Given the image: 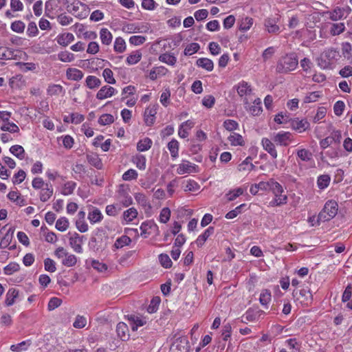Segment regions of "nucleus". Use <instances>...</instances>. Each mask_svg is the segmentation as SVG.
Instances as JSON below:
<instances>
[{"mask_svg": "<svg viewBox=\"0 0 352 352\" xmlns=\"http://www.w3.org/2000/svg\"><path fill=\"white\" fill-rule=\"evenodd\" d=\"M152 144V140L149 138H145L139 140L137 144V150L140 152L146 151L151 148Z\"/></svg>", "mask_w": 352, "mask_h": 352, "instance_id": "40", "label": "nucleus"}, {"mask_svg": "<svg viewBox=\"0 0 352 352\" xmlns=\"http://www.w3.org/2000/svg\"><path fill=\"white\" fill-rule=\"evenodd\" d=\"M128 320L129 325L133 331H137L140 327L144 326L146 322L144 318L134 315L129 316Z\"/></svg>", "mask_w": 352, "mask_h": 352, "instance_id": "22", "label": "nucleus"}, {"mask_svg": "<svg viewBox=\"0 0 352 352\" xmlns=\"http://www.w3.org/2000/svg\"><path fill=\"white\" fill-rule=\"evenodd\" d=\"M265 26L269 33H276L279 31L280 28L276 24L275 19H267L265 21Z\"/></svg>", "mask_w": 352, "mask_h": 352, "instance_id": "43", "label": "nucleus"}, {"mask_svg": "<svg viewBox=\"0 0 352 352\" xmlns=\"http://www.w3.org/2000/svg\"><path fill=\"white\" fill-rule=\"evenodd\" d=\"M189 349V344L186 337H179L172 343L170 351V352H188Z\"/></svg>", "mask_w": 352, "mask_h": 352, "instance_id": "9", "label": "nucleus"}, {"mask_svg": "<svg viewBox=\"0 0 352 352\" xmlns=\"http://www.w3.org/2000/svg\"><path fill=\"white\" fill-rule=\"evenodd\" d=\"M10 152L16 157L18 159L22 160L25 157V151L23 147L21 145H14L10 148Z\"/></svg>", "mask_w": 352, "mask_h": 352, "instance_id": "41", "label": "nucleus"}, {"mask_svg": "<svg viewBox=\"0 0 352 352\" xmlns=\"http://www.w3.org/2000/svg\"><path fill=\"white\" fill-rule=\"evenodd\" d=\"M18 296L19 290L15 288L9 289L6 296V305L8 307L12 306L15 302V300L18 298Z\"/></svg>", "mask_w": 352, "mask_h": 352, "instance_id": "33", "label": "nucleus"}, {"mask_svg": "<svg viewBox=\"0 0 352 352\" xmlns=\"http://www.w3.org/2000/svg\"><path fill=\"white\" fill-rule=\"evenodd\" d=\"M84 76L83 72L76 68L69 67L66 70V77L68 80L79 81Z\"/></svg>", "mask_w": 352, "mask_h": 352, "instance_id": "21", "label": "nucleus"}, {"mask_svg": "<svg viewBox=\"0 0 352 352\" xmlns=\"http://www.w3.org/2000/svg\"><path fill=\"white\" fill-rule=\"evenodd\" d=\"M292 295L295 300L298 301L302 305H308L312 302L313 297L309 289L304 288L294 289L292 292Z\"/></svg>", "mask_w": 352, "mask_h": 352, "instance_id": "6", "label": "nucleus"}, {"mask_svg": "<svg viewBox=\"0 0 352 352\" xmlns=\"http://www.w3.org/2000/svg\"><path fill=\"white\" fill-rule=\"evenodd\" d=\"M159 60L161 62L166 63L167 65L171 66H173L177 62L176 57L173 54L168 53L161 54L159 56Z\"/></svg>", "mask_w": 352, "mask_h": 352, "instance_id": "50", "label": "nucleus"}, {"mask_svg": "<svg viewBox=\"0 0 352 352\" xmlns=\"http://www.w3.org/2000/svg\"><path fill=\"white\" fill-rule=\"evenodd\" d=\"M274 198L270 201L269 204L272 207L280 206L284 205L287 201V196L283 192L273 193Z\"/></svg>", "mask_w": 352, "mask_h": 352, "instance_id": "26", "label": "nucleus"}, {"mask_svg": "<svg viewBox=\"0 0 352 352\" xmlns=\"http://www.w3.org/2000/svg\"><path fill=\"white\" fill-rule=\"evenodd\" d=\"M228 140L232 146H243L245 144L243 138L237 133H231Z\"/></svg>", "mask_w": 352, "mask_h": 352, "instance_id": "38", "label": "nucleus"}, {"mask_svg": "<svg viewBox=\"0 0 352 352\" xmlns=\"http://www.w3.org/2000/svg\"><path fill=\"white\" fill-rule=\"evenodd\" d=\"M344 10L343 8L337 7L333 11L329 12V19L331 21H336L342 19L344 17Z\"/></svg>", "mask_w": 352, "mask_h": 352, "instance_id": "51", "label": "nucleus"}, {"mask_svg": "<svg viewBox=\"0 0 352 352\" xmlns=\"http://www.w3.org/2000/svg\"><path fill=\"white\" fill-rule=\"evenodd\" d=\"M157 224L153 220L145 221L142 223L140 229L141 230V236L146 238L150 234V230L157 229Z\"/></svg>", "mask_w": 352, "mask_h": 352, "instance_id": "20", "label": "nucleus"}, {"mask_svg": "<svg viewBox=\"0 0 352 352\" xmlns=\"http://www.w3.org/2000/svg\"><path fill=\"white\" fill-rule=\"evenodd\" d=\"M141 58L142 53L139 51H135L127 56L126 59V63L129 65H133L138 63L141 60Z\"/></svg>", "mask_w": 352, "mask_h": 352, "instance_id": "49", "label": "nucleus"}, {"mask_svg": "<svg viewBox=\"0 0 352 352\" xmlns=\"http://www.w3.org/2000/svg\"><path fill=\"white\" fill-rule=\"evenodd\" d=\"M234 88H236L239 96L243 98L244 104H248L249 103L248 97L252 94L251 85L245 81H241L235 85Z\"/></svg>", "mask_w": 352, "mask_h": 352, "instance_id": "7", "label": "nucleus"}, {"mask_svg": "<svg viewBox=\"0 0 352 352\" xmlns=\"http://www.w3.org/2000/svg\"><path fill=\"white\" fill-rule=\"evenodd\" d=\"M116 332L118 336L122 340H126L129 338V328L126 324L124 322H120L116 326Z\"/></svg>", "mask_w": 352, "mask_h": 352, "instance_id": "29", "label": "nucleus"}, {"mask_svg": "<svg viewBox=\"0 0 352 352\" xmlns=\"http://www.w3.org/2000/svg\"><path fill=\"white\" fill-rule=\"evenodd\" d=\"M122 210V208L120 206H118V204L107 205L105 208V212L107 215L111 217L116 216L118 212Z\"/></svg>", "mask_w": 352, "mask_h": 352, "instance_id": "57", "label": "nucleus"}, {"mask_svg": "<svg viewBox=\"0 0 352 352\" xmlns=\"http://www.w3.org/2000/svg\"><path fill=\"white\" fill-rule=\"evenodd\" d=\"M138 214V212L137 209L134 207H131L124 211L122 214V219L126 223H129L137 218Z\"/></svg>", "mask_w": 352, "mask_h": 352, "instance_id": "31", "label": "nucleus"}, {"mask_svg": "<svg viewBox=\"0 0 352 352\" xmlns=\"http://www.w3.org/2000/svg\"><path fill=\"white\" fill-rule=\"evenodd\" d=\"M74 41V36L72 33L67 32L60 34L57 36V43L63 47L67 46Z\"/></svg>", "mask_w": 352, "mask_h": 352, "instance_id": "32", "label": "nucleus"}, {"mask_svg": "<svg viewBox=\"0 0 352 352\" xmlns=\"http://www.w3.org/2000/svg\"><path fill=\"white\" fill-rule=\"evenodd\" d=\"M168 72V69L164 66L153 67L149 72L148 77L151 80H156L157 78L164 76Z\"/></svg>", "mask_w": 352, "mask_h": 352, "instance_id": "25", "label": "nucleus"}, {"mask_svg": "<svg viewBox=\"0 0 352 352\" xmlns=\"http://www.w3.org/2000/svg\"><path fill=\"white\" fill-rule=\"evenodd\" d=\"M87 160L89 164L97 169H101L102 168V162L99 155L94 153L87 154Z\"/></svg>", "mask_w": 352, "mask_h": 352, "instance_id": "30", "label": "nucleus"}, {"mask_svg": "<svg viewBox=\"0 0 352 352\" xmlns=\"http://www.w3.org/2000/svg\"><path fill=\"white\" fill-rule=\"evenodd\" d=\"M292 133L286 131L277 133L274 137V141L280 146H286L292 140Z\"/></svg>", "mask_w": 352, "mask_h": 352, "instance_id": "15", "label": "nucleus"}, {"mask_svg": "<svg viewBox=\"0 0 352 352\" xmlns=\"http://www.w3.org/2000/svg\"><path fill=\"white\" fill-rule=\"evenodd\" d=\"M82 238L79 234L74 232L69 238V245L72 249L77 253L82 252Z\"/></svg>", "mask_w": 352, "mask_h": 352, "instance_id": "17", "label": "nucleus"}, {"mask_svg": "<svg viewBox=\"0 0 352 352\" xmlns=\"http://www.w3.org/2000/svg\"><path fill=\"white\" fill-rule=\"evenodd\" d=\"M199 167L197 165L192 164L188 161H183L178 165L177 173L179 175L189 174L191 173H198Z\"/></svg>", "mask_w": 352, "mask_h": 352, "instance_id": "13", "label": "nucleus"}, {"mask_svg": "<svg viewBox=\"0 0 352 352\" xmlns=\"http://www.w3.org/2000/svg\"><path fill=\"white\" fill-rule=\"evenodd\" d=\"M53 187L51 184L46 183L45 187L41 189L39 197L41 201L46 202L53 195Z\"/></svg>", "mask_w": 352, "mask_h": 352, "instance_id": "24", "label": "nucleus"}, {"mask_svg": "<svg viewBox=\"0 0 352 352\" xmlns=\"http://www.w3.org/2000/svg\"><path fill=\"white\" fill-rule=\"evenodd\" d=\"M214 228L212 226H210L206 230H205V231L197 237L195 241L197 246L201 247L209 238V236H210L214 233Z\"/></svg>", "mask_w": 352, "mask_h": 352, "instance_id": "27", "label": "nucleus"}, {"mask_svg": "<svg viewBox=\"0 0 352 352\" xmlns=\"http://www.w3.org/2000/svg\"><path fill=\"white\" fill-rule=\"evenodd\" d=\"M196 63L198 67L205 69L208 72H211L214 68L212 60L208 58H200L197 59Z\"/></svg>", "mask_w": 352, "mask_h": 352, "instance_id": "37", "label": "nucleus"}, {"mask_svg": "<svg viewBox=\"0 0 352 352\" xmlns=\"http://www.w3.org/2000/svg\"><path fill=\"white\" fill-rule=\"evenodd\" d=\"M20 266L17 263L12 262L3 268V272L6 275H11L14 272H18Z\"/></svg>", "mask_w": 352, "mask_h": 352, "instance_id": "62", "label": "nucleus"}, {"mask_svg": "<svg viewBox=\"0 0 352 352\" xmlns=\"http://www.w3.org/2000/svg\"><path fill=\"white\" fill-rule=\"evenodd\" d=\"M260 186L265 188V190H270L272 193L284 192L283 186L273 179H270L267 182H260Z\"/></svg>", "mask_w": 352, "mask_h": 352, "instance_id": "16", "label": "nucleus"}, {"mask_svg": "<svg viewBox=\"0 0 352 352\" xmlns=\"http://www.w3.org/2000/svg\"><path fill=\"white\" fill-rule=\"evenodd\" d=\"M131 243V239L129 236L127 235H122L120 237H118L115 243H114V247L116 249H120L122 248L124 246L130 245Z\"/></svg>", "mask_w": 352, "mask_h": 352, "instance_id": "45", "label": "nucleus"}, {"mask_svg": "<svg viewBox=\"0 0 352 352\" xmlns=\"http://www.w3.org/2000/svg\"><path fill=\"white\" fill-rule=\"evenodd\" d=\"M345 30V25L344 23H333L330 29V34L332 36H337L342 33Z\"/></svg>", "mask_w": 352, "mask_h": 352, "instance_id": "58", "label": "nucleus"}, {"mask_svg": "<svg viewBox=\"0 0 352 352\" xmlns=\"http://www.w3.org/2000/svg\"><path fill=\"white\" fill-rule=\"evenodd\" d=\"M62 264L66 267H73L77 263V257L72 254L67 253V256L61 261Z\"/></svg>", "mask_w": 352, "mask_h": 352, "instance_id": "54", "label": "nucleus"}, {"mask_svg": "<svg viewBox=\"0 0 352 352\" xmlns=\"http://www.w3.org/2000/svg\"><path fill=\"white\" fill-rule=\"evenodd\" d=\"M76 183L73 181L67 182L62 190V194L64 195H69L72 194L76 187Z\"/></svg>", "mask_w": 352, "mask_h": 352, "instance_id": "56", "label": "nucleus"}, {"mask_svg": "<svg viewBox=\"0 0 352 352\" xmlns=\"http://www.w3.org/2000/svg\"><path fill=\"white\" fill-rule=\"evenodd\" d=\"M264 313L261 309L249 308L242 316L241 322L244 323H247V322H256Z\"/></svg>", "mask_w": 352, "mask_h": 352, "instance_id": "12", "label": "nucleus"}, {"mask_svg": "<svg viewBox=\"0 0 352 352\" xmlns=\"http://www.w3.org/2000/svg\"><path fill=\"white\" fill-rule=\"evenodd\" d=\"M31 344V341L30 340H27L23 341L16 344H12L10 346V350L15 352H21L22 351H25L28 349V347Z\"/></svg>", "mask_w": 352, "mask_h": 352, "instance_id": "53", "label": "nucleus"}, {"mask_svg": "<svg viewBox=\"0 0 352 352\" xmlns=\"http://www.w3.org/2000/svg\"><path fill=\"white\" fill-rule=\"evenodd\" d=\"M134 198L137 204L144 210L146 217L152 215V206L148 197L142 192L134 194Z\"/></svg>", "mask_w": 352, "mask_h": 352, "instance_id": "8", "label": "nucleus"}, {"mask_svg": "<svg viewBox=\"0 0 352 352\" xmlns=\"http://www.w3.org/2000/svg\"><path fill=\"white\" fill-rule=\"evenodd\" d=\"M69 223L67 218L63 217L56 221V228L60 232H64L69 228Z\"/></svg>", "mask_w": 352, "mask_h": 352, "instance_id": "59", "label": "nucleus"}, {"mask_svg": "<svg viewBox=\"0 0 352 352\" xmlns=\"http://www.w3.org/2000/svg\"><path fill=\"white\" fill-rule=\"evenodd\" d=\"M158 104H150L146 108L144 113V120L146 126H152L155 121Z\"/></svg>", "mask_w": 352, "mask_h": 352, "instance_id": "10", "label": "nucleus"}, {"mask_svg": "<svg viewBox=\"0 0 352 352\" xmlns=\"http://www.w3.org/2000/svg\"><path fill=\"white\" fill-rule=\"evenodd\" d=\"M161 300L160 298L158 296L153 297L149 305L147 307V311L150 314L155 313L157 311L160 304Z\"/></svg>", "mask_w": 352, "mask_h": 352, "instance_id": "60", "label": "nucleus"}, {"mask_svg": "<svg viewBox=\"0 0 352 352\" xmlns=\"http://www.w3.org/2000/svg\"><path fill=\"white\" fill-rule=\"evenodd\" d=\"M132 162L140 170L146 169V159L144 155L141 154H137L133 156Z\"/></svg>", "mask_w": 352, "mask_h": 352, "instance_id": "36", "label": "nucleus"}, {"mask_svg": "<svg viewBox=\"0 0 352 352\" xmlns=\"http://www.w3.org/2000/svg\"><path fill=\"white\" fill-rule=\"evenodd\" d=\"M118 93L116 89L109 85L102 87L96 94V98L102 100L111 98Z\"/></svg>", "mask_w": 352, "mask_h": 352, "instance_id": "14", "label": "nucleus"}, {"mask_svg": "<svg viewBox=\"0 0 352 352\" xmlns=\"http://www.w3.org/2000/svg\"><path fill=\"white\" fill-rule=\"evenodd\" d=\"M58 58L62 62L69 63L74 60V54L68 51L60 52L58 54Z\"/></svg>", "mask_w": 352, "mask_h": 352, "instance_id": "63", "label": "nucleus"}, {"mask_svg": "<svg viewBox=\"0 0 352 352\" xmlns=\"http://www.w3.org/2000/svg\"><path fill=\"white\" fill-rule=\"evenodd\" d=\"M0 129L3 131H8L12 133H19V128L14 122H10L9 121L6 123H3L0 126Z\"/></svg>", "mask_w": 352, "mask_h": 352, "instance_id": "52", "label": "nucleus"}, {"mask_svg": "<svg viewBox=\"0 0 352 352\" xmlns=\"http://www.w3.org/2000/svg\"><path fill=\"white\" fill-rule=\"evenodd\" d=\"M261 145L263 149L267 151L272 158L276 159L277 157V151L274 143L270 139L267 138H262Z\"/></svg>", "mask_w": 352, "mask_h": 352, "instance_id": "18", "label": "nucleus"}, {"mask_svg": "<svg viewBox=\"0 0 352 352\" xmlns=\"http://www.w3.org/2000/svg\"><path fill=\"white\" fill-rule=\"evenodd\" d=\"M159 261L164 268H170L173 265V262L169 256L166 254H160L158 256Z\"/></svg>", "mask_w": 352, "mask_h": 352, "instance_id": "64", "label": "nucleus"}, {"mask_svg": "<svg viewBox=\"0 0 352 352\" xmlns=\"http://www.w3.org/2000/svg\"><path fill=\"white\" fill-rule=\"evenodd\" d=\"M100 38L102 44L109 45L111 44L113 36L107 28H102L100 31Z\"/></svg>", "mask_w": 352, "mask_h": 352, "instance_id": "35", "label": "nucleus"}, {"mask_svg": "<svg viewBox=\"0 0 352 352\" xmlns=\"http://www.w3.org/2000/svg\"><path fill=\"white\" fill-rule=\"evenodd\" d=\"M254 20L251 17L246 16L241 19L239 23V29L241 32H246L250 29L253 25Z\"/></svg>", "mask_w": 352, "mask_h": 352, "instance_id": "48", "label": "nucleus"}, {"mask_svg": "<svg viewBox=\"0 0 352 352\" xmlns=\"http://www.w3.org/2000/svg\"><path fill=\"white\" fill-rule=\"evenodd\" d=\"M259 302L265 307L268 308L272 301V293L268 289H263L261 290L259 296Z\"/></svg>", "mask_w": 352, "mask_h": 352, "instance_id": "23", "label": "nucleus"}, {"mask_svg": "<svg viewBox=\"0 0 352 352\" xmlns=\"http://www.w3.org/2000/svg\"><path fill=\"white\" fill-rule=\"evenodd\" d=\"M340 54L338 50L329 48L324 50L318 59V65L320 68L325 69L331 67L339 58Z\"/></svg>", "mask_w": 352, "mask_h": 352, "instance_id": "2", "label": "nucleus"}, {"mask_svg": "<svg viewBox=\"0 0 352 352\" xmlns=\"http://www.w3.org/2000/svg\"><path fill=\"white\" fill-rule=\"evenodd\" d=\"M107 236L102 232L96 233L89 242V248L94 252H101L107 248Z\"/></svg>", "mask_w": 352, "mask_h": 352, "instance_id": "5", "label": "nucleus"}, {"mask_svg": "<svg viewBox=\"0 0 352 352\" xmlns=\"http://www.w3.org/2000/svg\"><path fill=\"white\" fill-rule=\"evenodd\" d=\"M87 219L91 224L99 223L103 219V214L97 207L89 205L87 206Z\"/></svg>", "mask_w": 352, "mask_h": 352, "instance_id": "11", "label": "nucleus"}, {"mask_svg": "<svg viewBox=\"0 0 352 352\" xmlns=\"http://www.w3.org/2000/svg\"><path fill=\"white\" fill-rule=\"evenodd\" d=\"M65 91L63 87L58 84H51L47 89V94L50 96L64 95Z\"/></svg>", "mask_w": 352, "mask_h": 352, "instance_id": "28", "label": "nucleus"}, {"mask_svg": "<svg viewBox=\"0 0 352 352\" xmlns=\"http://www.w3.org/2000/svg\"><path fill=\"white\" fill-rule=\"evenodd\" d=\"M244 193V189L239 187L235 189H232L228 191L225 195V197L226 198L228 201H232L235 200L239 196L242 195Z\"/></svg>", "mask_w": 352, "mask_h": 352, "instance_id": "39", "label": "nucleus"}, {"mask_svg": "<svg viewBox=\"0 0 352 352\" xmlns=\"http://www.w3.org/2000/svg\"><path fill=\"white\" fill-rule=\"evenodd\" d=\"M290 125L292 129L298 131V133L304 132L309 126V124L306 120H300L298 118L292 120Z\"/></svg>", "mask_w": 352, "mask_h": 352, "instance_id": "19", "label": "nucleus"}, {"mask_svg": "<svg viewBox=\"0 0 352 352\" xmlns=\"http://www.w3.org/2000/svg\"><path fill=\"white\" fill-rule=\"evenodd\" d=\"M200 46L199 43H191L186 47V48L184 49V54L186 56H191L195 53L197 52Z\"/></svg>", "mask_w": 352, "mask_h": 352, "instance_id": "61", "label": "nucleus"}, {"mask_svg": "<svg viewBox=\"0 0 352 352\" xmlns=\"http://www.w3.org/2000/svg\"><path fill=\"white\" fill-rule=\"evenodd\" d=\"M7 197L10 201L15 202L19 206L25 205V199L22 198L21 195L16 191H10Z\"/></svg>", "mask_w": 352, "mask_h": 352, "instance_id": "47", "label": "nucleus"}, {"mask_svg": "<svg viewBox=\"0 0 352 352\" xmlns=\"http://www.w3.org/2000/svg\"><path fill=\"white\" fill-rule=\"evenodd\" d=\"M330 182V175L327 174H323L318 177L316 184L320 190H324L329 186Z\"/></svg>", "mask_w": 352, "mask_h": 352, "instance_id": "34", "label": "nucleus"}, {"mask_svg": "<svg viewBox=\"0 0 352 352\" xmlns=\"http://www.w3.org/2000/svg\"><path fill=\"white\" fill-rule=\"evenodd\" d=\"M85 83L88 88L93 89L100 86L101 80L95 76H88L86 78Z\"/></svg>", "mask_w": 352, "mask_h": 352, "instance_id": "46", "label": "nucleus"}, {"mask_svg": "<svg viewBox=\"0 0 352 352\" xmlns=\"http://www.w3.org/2000/svg\"><path fill=\"white\" fill-rule=\"evenodd\" d=\"M115 52L122 53L126 50V43L122 37H117L114 41L113 46Z\"/></svg>", "mask_w": 352, "mask_h": 352, "instance_id": "55", "label": "nucleus"}, {"mask_svg": "<svg viewBox=\"0 0 352 352\" xmlns=\"http://www.w3.org/2000/svg\"><path fill=\"white\" fill-rule=\"evenodd\" d=\"M296 155L301 161L306 162L311 160L313 157L311 152L305 148L298 149Z\"/></svg>", "mask_w": 352, "mask_h": 352, "instance_id": "44", "label": "nucleus"}, {"mask_svg": "<svg viewBox=\"0 0 352 352\" xmlns=\"http://www.w3.org/2000/svg\"><path fill=\"white\" fill-rule=\"evenodd\" d=\"M179 142L175 139H172L167 145L168 149L173 158H177L179 155Z\"/></svg>", "mask_w": 352, "mask_h": 352, "instance_id": "42", "label": "nucleus"}, {"mask_svg": "<svg viewBox=\"0 0 352 352\" xmlns=\"http://www.w3.org/2000/svg\"><path fill=\"white\" fill-rule=\"evenodd\" d=\"M116 200L118 206L121 208H127L133 203V199L129 194V190L123 185L120 186L116 194Z\"/></svg>", "mask_w": 352, "mask_h": 352, "instance_id": "4", "label": "nucleus"}, {"mask_svg": "<svg viewBox=\"0 0 352 352\" xmlns=\"http://www.w3.org/2000/svg\"><path fill=\"white\" fill-rule=\"evenodd\" d=\"M298 64L295 54H288L282 56L278 61L276 70L280 74H286L296 69Z\"/></svg>", "mask_w": 352, "mask_h": 352, "instance_id": "1", "label": "nucleus"}, {"mask_svg": "<svg viewBox=\"0 0 352 352\" xmlns=\"http://www.w3.org/2000/svg\"><path fill=\"white\" fill-rule=\"evenodd\" d=\"M338 204L333 199L328 200L322 210L318 214V218L322 222L328 221L332 219L338 213Z\"/></svg>", "mask_w": 352, "mask_h": 352, "instance_id": "3", "label": "nucleus"}]
</instances>
